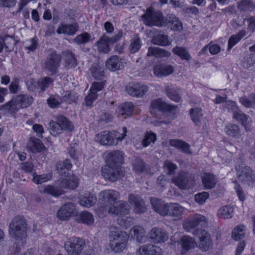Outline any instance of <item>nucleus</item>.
I'll return each instance as SVG.
<instances>
[{
	"instance_id": "1",
	"label": "nucleus",
	"mask_w": 255,
	"mask_h": 255,
	"mask_svg": "<svg viewBox=\"0 0 255 255\" xmlns=\"http://www.w3.org/2000/svg\"><path fill=\"white\" fill-rule=\"evenodd\" d=\"M106 158L107 165L102 168V175L106 179L114 182L124 176L121 166L124 161L123 153L120 150L112 151Z\"/></svg>"
},
{
	"instance_id": "2",
	"label": "nucleus",
	"mask_w": 255,
	"mask_h": 255,
	"mask_svg": "<svg viewBox=\"0 0 255 255\" xmlns=\"http://www.w3.org/2000/svg\"><path fill=\"white\" fill-rule=\"evenodd\" d=\"M109 237L110 247L115 253H121L126 248L128 237L125 232L112 227Z\"/></svg>"
},
{
	"instance_id": "3",
	"label": "nucleus",
	"mask_w": 255,
	"mask_h": 255,
	"mask_svg": "<svg viewBox=\"0 0 255 255\" xmlns=\"http://www.w3.org/2000/svg\"><path fill=\"white\" fill-rule=\"evenodd\" d=\"M33 98L26 95H20L8 103L0 106V111L6 113H15L21 108H26L32 102Z\"/></svg>"
},
{
	"instance_id": "4",
	"label": "nucleus",
	"mask_w": 255,
	"mask_h": 255,
	"mask_svg": "<svg viewBox=\"0 0 255 255\" xmlns=\"http://www.w3.org/2000/svg\"><path fill=\"white\" fill-rule=\"evenodd\" d=\"M27 223L23 217L15 216L9 225V234L16 240H22L26 236Z\"/></svg>"
},
{
	"instance_id": "5",
	"label": "nucleus",
	"mask_w": 255,
	"mask_h": 255,
	"mask_svg": "<svg viewBox=\"0 0 255 255\" xmlns=\"http://www.w3.org/2000/svg\"><path fill=\"white\" fill-rule=\"evenodd\" d=\"M141 18L144 23L148 26L161 27L165 23L162 12L159 10H155L151 7L147 8L146 12L141 15Z\"/></svg>"
},
{
	"instance_id": "6",
	"label": "nucleus",
	"mask_w": 255,
	"mask_h": 255,
	"mask_svg": "<svg viewBox=\"0 0 255 255\" xmlns=\"http://www.w3.org/2000/svg\"><path fill=\"white\" fill-rule=\"evenodd\" d=\"M62 57L55 50H49L46 59L42 64L44 71L54 75L58 73V68L60 66Z\"/></svg>"
},
{
	"instance_id": "7",
	"label": "nucleus",
	"mask_w": 255,
	"mask_h": 255,
	"mask_svg": "<svg viewBox=\"0 0 255 255\" xmlns=\"http://www.w3.org/2000/svg\"><path fill=\"white\" fill-rule=\"evenodd\" d=\"M85 247V240L79 238H71L64 244L68 255H80Z\"/></svg>"
},
{
	"instance_id": "8",
	"label": "nucleus",
	"mask_w": 255,
	"mask_h": 255,
	"mask_svg": "<svg viewBox=\"0 0 255 255\" xmlns=\"http://www.w3.org/2000/svg\"><path fill=\"white\" fill-rule=\"evenodd\" d=\"M123 31L120 30L114 36L110 37L106 34H104L100 39L96 42L98 49L99 51L104 53H107L110 51L109 46L119 41L122 37Z\"/></svg>"
},
{
	"instance_id": "9",
	"label": "nucleus",
	"mask_w": 255,
	"mask_h": 255,
	"mask_svg": "<svg viewBox=\"0 0 255 255\" xmlns=\"http://www.w3.org/2000/svg\"><path fill=\"white\" fill-rule=\"evenodd\" d=\"M172 182L181 189L191 188L194 185L193 178L191 174L180 171L172 178Z\"/></svg>"
},
{
	"instance_id": "10",
	"label": "nucleus",
	"mask_w": 255,
	"mask_h": 255,
	"mask_svg": "<svg viewBox=\"0 0 255 255\" xmlns=\"http://www.w3.org/2000/svg\"><path fill=\"white\" fill-rule=\"evenodd\" d=\"M130 206L125 201H119L113 203L112 206L107 208V211L117 216L125 215L128 213Z\"/></svg>"
},
{
	"instance_id": "11",
	"label": "nucleus",
	"mask_w": 255,
	"mask_h": 255,
	"mask_svg": "<svg viewBox=\"0 0 255 255\" xmlns=\"http://www.w3.org/2000/svg\"><path fill=\"white\" fill-rule=\"evenodd\" d=\"M193 234L200 240L199 248L203 251L209 250L211 245L210 234L204 230L199 229L194 230Z\"/></svg>"
},
{
	"instance_id": "12",
	"label": "nucleus",
	"mask_w": 255,
	"mask_h": 255,
	"mask_svg": "<svg viewBox=\"0 0 255 255\" xmlns=\"http://www.w3.org/2000/svg\"><path fill=\"white\" fill-rule=\"evenodd\" d=\"M148 88L146 86L141 85L138 83L131 82L128 84L126 87V90L127 93L132 97H142L147 91Z\"/></svg>"
},
{
	"instance_id": "13",
	"label": "nucleus",
	"mask_w": 255,
	"mask_h": 255,
	"mask_svg": "<svg viewBox=\"0 0 255 255\" xmlns=\"http://www.w3.org/2000/svg\"><path fill=\"white\" fill-rule=\"evenodd\" d=\"M96 140L104 145H116L118 141L117 135L114 136L112 132L108 131H104L97 134Z\"/></svg>"
},
{
	"instance_id": "14",
	"label": "nucleus",
	"mask_w": 255,
	"mask_h": 255,
	"mask_svg": "<svg viewBox=\"0 0 255 255\" xmlns=\"http://www.w3.org/2000/svg\"><path fill=\"white\" fill-rule=\"evenodd\" d=\"M100 195L106 206L104 210L107 211L109 206H112L117 202L116 201L119 198L120 193L114 190H107L101 192Z\"/></svg>"
},
{
	"instance_id": "15",
	"label": "nucleus",
	"mask_w": 255,
	"mask_h": 255,
	"mask_svg": "<svg viewBox=\"0 0 255 255\" xmlns=\"http://www.w3.org/2000/svg\"><path fill=\"white\" fill-rule=\"evenodd\" d=\"M76 208L73 203H67L63 205L58 211L57 217L61 220H67L75 214Z\"/></svg>"
},
{
	"instance_id": "16",
	"label": "nucleus",
	"mask_w": 255,
	"mask_h": 255,
	"mask_svg": "<svg viewBox=\"0 0 255 255\" xmlns=\"http://www.w3.org/2000/svg\"><path fill=\"white\" fill-rule=\"evenodd\" d=\"M128 201L134 206V211L136 213H142L146 211L144 202L137 195L130 193L128 195Z\"/></svg>"
},
{
	"instance_id": "17",
	"label": "nucleus",
	"mask_w": 255,
	"mask_h": 255,
	"mask_svg": "<svg viewBox=\"0 0 255 255\" xmlns=\"http://www.w3.org/2000/svg\"><path fill=\"white\" fill-rule=\"evenodd\" d=\"M152 109L150 111L151 114H154L155 110L158 111H172L176 108V106L167 104L160 99L153 101L151 104Z\"/></svg>"
},
{
	"instance_id": "18",
	"label": "nucleus",
	"mask_w": 255,
	"mask_h": 255,
	"mask_svg": "<svg viewBox=\"0 0 255 255\" xmlns=\"http://www.w3.org/2000/svg\"><path fill=\"white\" fill-rule=\"evenodd\" d=\"M79 29V26L77 22L67 24L61 23L59 24L56 32L58 34L63 33L68 35H73Z\"/></svg>"
},
{
	"instance_id": "19",
	"label": "nucleus",
	"mask_w": 255,
	"mask_h": 255,
	"mask_svg": "<svg viewBox=\"0 0 255 255\" xmlns=\"http://www.w3.org/2000/svg\"><path fill=\"white\" fill-rule=\"evenodd\" d=\"M149 238L155 243L164 242L168 238L166 232L160 228H154L148 234Z\"/></svg>"
},
{
	"instance_id": "20",
	"label": "nucleus",
	"mask_w": 255,
	"mask_h": 255,
	"mask_svg": "<svg viewBox=\"0 0 255 255\" xmlns=\"http://www.w3.org/2000/svg\"><path fill=\"white\" fill-rule=\"evenodd\" d=\"M238 179L242 182L250 185L255 182V171L252 170L250 167L246 166L238 176Z\"/></svg>"
},
{
	"instance_id": "21",
	"label": "nucleus",
	"mask_w": 255,
	"mask_h": 255,
	"mask_svg": "<svg viewBox=\"0 0 255 255\" xmlns=\"http://www.w3.org/2000/svg\"><path fill=\"white\" fill-rule=\"evenodd\" d=\"M161 249L157 246L146 245L141 246L136 252L137 255H160Z\"/></svg>"
},
{
	"instance_id": "22",
	"label": "nucleus",
	"mask_w": 255,
	"mask_h": 255,
	"mask_svg": "<svg viewBox=\"0 0 255 255\" xmlns=\"http://www.w3.org/2000/svg\"><path fill=\"white\" fill-rule=\"evenodd\" d=\"M150 200L152 207L156 212L162 216H166L168 204H165L162 200L155 197H151Z\"/></svg>"
},
{
	"instance_id": "23",
	"label": "nucleus",
	"mask_w": 255,
	"mask_h": 255,
	"mask_svg": "<svg viewBox=\"0 0 255 255\" xmlns=\"http://www.w3.org/2000/svg\"><path fill=\"white\" fill-rule=\"evenodd\" d=\"M40 192L43 194H46L51 195L54 197H58L63 194L64 192L63 190L56 185H44L40 189Z\"/></svg>"
},
{
	"instance_id": "24",
	"label": "nucleus",
	"mask_w": 255,
	"mask_h": 255,
	"mask_svg": "<svg viewBox=\"0 0 255 255\" xmlns=\"http://www.w3.org/2000/svg\"><path fill=\"white\" fill-rule=\"evenodd\" d=\"M72 167V164L68 158L58 162L56 165V169L58 173L64 177L68 176L69 171L71 170Z\"/></svg>"
},
{
	"instance_id": "25",
	"label": "nucleus",
	"mask_w": 255,
	"mask_h": 255,
	"mask_svg": "<svg viewBox=\"0 0 255 255\" xmlns=\"http://www.w3.org/2000/svg\"><path fill=\"white\" fill-rule=\"evenodd\" d=\"M174 69L170 65H156L153 67V73L158 77L166 76L172 74Z\"/></svg>"
},
{
	"instance_id": "26",
	"label": "nucleus",
	"mask_w": 255,
	"mask_h": 255,
	"mask_svg": "<svg viewBox=\"0 0 255 255\" xmlns=\"http://www.w3.org/2000/svg\"><path fill=\"white\" fill-rule=\"evenodd\" d=\"M65 66L67 68L75 67L77 65V60L75 55L70 50L63 51Z\"/></svg>"
},
{
	"instance_id": "27",
	"label": "nucleus",
	"mask_w": 255,
	"mask_h": 255,
	"mask_svg": "<svg viewBox=\"0 0 255 255\" xmlns=\"http://www.w3.org/2000/svg\"><path fill=\"white\" fill-rule=\"evenodd\" d=\"M201 178L202 184L206 189H211L213 188L217 182L216 177L211 173H205L202 176Z\"/></svg>"
},
{
	"instance_id": "28",
	"label": "nucleus",
	"mask_w": 255,
	"mask_h": 255,
	"mask_svg": "<svg viewBox=\"0 0 255 255\" xmlns=\"http://www.w3.org/2000/svg\"><path fill=\"white\" fill-rule=\"evenodd\" d=\"M169 144L171 146L180 149L182 152L187 154H191L190 145L188 143L179 139H170Z\"/></svg>"
},
{
	"instance_id": "29",
	"label": "nucleus",
	"mask_w": 255,
	"mask_h": 255,
	"mask_svg": "<svg viewBox=\"0 0 255 255\" xmlns=\"http://www.w3.org/2000/svg\"><path fill=\"white\" fill-rule=\"evenodd\" d=\"M202 111L201 109L199 108H192L190 110L191 119L197 127H200L202 122L204 120L203 114Z\"/></svg>"
},
{
	"instance_id": "30",
	"label": "nucleus",
	"mask_w": 255,
	"mask_h": 255,
	"mask_svg": "<svg viewBox=\"0 0 255 255\" xmlns=\"http://www.w3.org/2000/svg\"><path fill=\"white\" fill-rule=\"evenodd\" d=\"M147 55L148 56H155L156 57H168L171 55V53L159 47L151 46L148 48Z\"/></svg>"
},
{
	"instance_id": "31",
	"label": "nucleus",
	"mask_w": 255,
	"mask_h": 255,
	"mask_svg": "<svg viewBox=\"0 0 255 255\" xmlns=\"http://www.w3.org/2000/svg\"><path fill=\"white\" fill-rule=\"evenodd\" d=\"M78 185L77 179L63 178L57 185L63 190V189H74Z\"/></svg>"
},
{
	"instance_id": "32",
	"label": "nucleus",
	"mask_w": 255,
	"mask_h": 255,
	"mask_svg": "<svg viewBox=\"0 0 255 255\" xmlns=\"http://www.w3.org/2000/svg\"><path fill=\"white\" fill-rule=\"evenodd\" d=\"M183 208L179 204L170 203L168 205L166 216L178 217L183 213Z\"/></svg>"
},
{
	"instance_id": "33",
	"label": "nucleus",
	"mask_w": 255,
	"mask_h": 255,
	"mask_svg": "<svg viewBox=\"0 0 255 255\" xmlns=\"http://www.w3.org/2000/svg\"><path fill=\"white\" fill-rule=\"evenodd\" d=\"M180 245L182 252H185L193 249L196 244L194 239L188 236H184L180 239Z\"/></svg>"
},
{
	"instance_id": "34",
	"label": "nucleus",
	"mask_w": 255,
	"mask_h": 255,
	"mask_svg": "<svg viewBox=\"0 0 255 255\" xmlns=\"http://www.w3.org/2000/svg\"><path fill=\"white\" fill-rule=\"evenodd\" d=\"M96 196L90 193L85 194L79 200L80 205L87 208L93 206L96 203Z\"/></svg>"
},
{
	"instance_id": "35",
	"label": "nucleus",
	"mask_w": 255,
	"mask_h": 255,
	"mask_svg": "<svg viewBox=\"0 0 255 255\" xmlns=\"http://www.w3.org/2000/svg\"><path fill=\"white\" fill-rule=\"evenodd\" d=\"M168 36L161 33L155 34L152 37L151 41L155 44L162 46L169 45L171 42L168 39Z\"/></svg>"
},
{
	"instance_id": "36",
	"label": "nucleus",
	"mask_w": 255,
	"mask_h": 255,
	"mask_svg": "<svg viewBox=\"0 0 255 255\" xmlns=\"http://www.w3.org/2000/svg\"><path fill=\"white\" fill-rule=\"evenodd\" d=\"M224 131L229 136L238 137L240 136V128L237 124L231 123L226 125Z\"/></svg>"
},
{
	"instance_id": "37",
	"label": "nucleus",
	"mask_w": 255,
	"mask_h": 255,
	"mask_svg": "<svg viewBox=\"0 0 255 255\" xmlns=\"http://www.w3.org/2000/svg\"><path fill=\"white\" fill-rule=\"evenodd\" d=\"M104 69L103 66L98 63H94L91 66L90 70L91 74L95 79L101 80L104 77Z\"/></svg>"
},
{
	"instance_id": "38",
	"label": "nucleus",
	"mask_w": 255,
	"mask_h": 255,
	"mask_svg": "<svg viewBox=\"0 0 255 255\" xmlns=\"http://www.w3.org/2000/svg\"><path fill=\"white\" fill-rule=\"evenodd\" d=\"M205 217L204 216L198 215L192 219L190 220L186 224L184 225V226L188 227L189 229H192L196 227L197 226L200 224L202 226L203 225H205Z\"/></svg>"
},
{
	"instance_id": "39",
	"label": "nucleus",
	"mask_w": 255,
	"mask_h": 255,
	"mask_svg": "<svg viewBox=\"0 0 255 255\" xmlns=\"http://www.w3.org/2000/svg\"><path fill=\"white\" fill-rule=\"evenodd\" d=\"M122 64L121 60L117 56H113L109 58L106 62L107 68L111 71H116L120 69Z\"/></svg>"
},
{
	"instance_id": "40",
	"label": "nucleus",
	"mask_w": 255,
	"mask_h": 255,
	"mask_svg": "<svg viewBox=\"0 0 255 255\" xmlns=\"http://www.w3.org/2000/svg\"><path fill=\"white\" fill-rule=\"evenodd\" d=\"M0 40H2L6 50H13L14 46L16 44V40L13 36L6 35L3 37L0 36Z\"/></svg>"
},
{
	"instance_id": "41",
	"label": "nucleus",
	"mask_w": 255,
	"mask_h": 255,
	"mask_svg": "<svg viewBox=\"0 0 255 255\" xmlns=\"http://www.w3.org/2000/svg\"><path fill=\"white\" fill-rule=\"evenodd\" d=\"M247 34L246 31L242 30L236 34L232 35L228 41V49L230 50L234 45H235L241 39L243 38Z\"/></svg>"
},
{
	"instance_id": "42",
	"label": "nucleus",
	"mask_w": 255,
	"mask_h": 255,
	"mask_svg": "<svg viewBox=\"0 0 255 255\" xmlns=\"http://www.w3.org/2000/svg\"><path fill=\"white\" fill-rule=\"evenodd\" d=\"M57 121L63 130L72 131L74 129L72 123L65 117L59 116L57 117Z\"/></svg>"
},
{
	"instance_id": "43",
	"label": "nucleus",
	"mask_w": 255,
	"mask_h": 255,
	"mask_svg": "<svg viewBox=\"0 0 255 255\" xmlns=\"http://www.w3.org/2000/svg\"><path fill=\"white\" fill-rule=\"evenodd\" d=\"M166 92L167 96L172 100L178 102L181 99L180 90L176 87L170 88L168 87L166 88Z\"/></svg>"
},
{
	"instance_id": "44",
	"label": "nucleus",
	"mask_w": 255,
	"mask_h": 255,
	"mask_svg": "<svg viewBox=\"0 0 255 255\" xmlns=\"http://www.w3.org/2000/svg\"><path fill=\"white\" fill-rule=\"evenodd\" d=\"M52 177V173L51 172L42 175H38L34 172L33 173L32 181L36 184H40L50 180Z\"/></svg>"
},
{
	"instance_id": "45",
	"label": "nucleus",
	"mask_w": 255,
	"mask_h": 255,
	"mask_svg": "<svg viewBox=\"0 0 255 255\" xmlns=\"http://www.w3.org/2000/svg\"><path fill=\"white\" fill-rule=\"evenodd\" d=\"M233 208L227 205L221 208L218 211L219 217L224 219L231 218L233 215Z\"/></svg>"
},
{
	"instance_id": "46",
	"label": "nucleus",
	"mask_w": 255,
	"mask_h": 255,
	"mask_svg": "<svg viewBox=\"0 0 255 255\" xmlns=\"http://www.w3.org/2000/svg\"><path fill=\"white\" fill-rule=\"evenodd\" d=\"M122 116L130 117L132 113L133 105L131 102H126L120 107L119 109Z\"/></svg>"
},
{
	"instance_id": "47",
	"label": "nucleus",
	"mask_w": 255,
	"mask_h": 255,
	"mask_svg": "<svg viewBox=\"0 0 255 255\" xmlns=\"http://www.w3.org/2000/svg\"><path fill=\"white\" fill-rule=\"evenodd\" d=\"M53 80L49 77H45L37 81V86L40 92H44L53 83Z\"/></svg>"
},
{
	"instance_id": "48",
	"label": "nucleus",
	"mask_w": 255,
	"mask_h": 255,
	"mask_svg": "<svg viewBox=\"0 0 255 255\" xmlns=\"http://www.w3.org/2000/svg\"><path fill=\"white\" fill-rule=\"evenodd\" d=\"M172 52L180 57L182 59L188 61L191 58V55L185 48L176 46L172 49Z\"/></svg>"
},
{
	"instance_id": "49",
	"label": "nucleus",
	"mask_w": 255,
	"mask_h": 255,
	"mask_svg": "<svg viewBox=\"0 0 255 255\" xmlns=\"http://www.w3.org/2000/svg\"><path fill=\"white\" fill-rule=\"evenodd\" d=\"M163 168L166 173L169 176H171L174 175L177 166L171 161L166 160L164 161Z\"/></svg>"
},
{
	"instance_id": "50",
	"label": "nucleus",
	"mask_w": 255,
	"mask_h": 255,
	"mask_svg": "<svg viewBox=\"0 0 255 255\" xmlns=\"http://www.w3.org/2000/svg\"><path fill=\"white\" fill-rule=\"evenodd\" d=\"M238 8L241 11H252L255 8V4L250 0H242L239 2Z\"/></svg>"
},
{
	"instance_id": "51",
	"label": "nucleus",
	"mask_w": 255,
	"mask_h": 255,
	"mask_svg": "<svg viewBox=\"0 0 255 255\" xmlns=\"http://www.w3.org/2000/svg\"><path fill=\"white\" fill-rule=\"evenodd\" d=\"M168 23L171 24V29L175 31H181L183 29L182 23L175 16L171 15L169 17Z\"/></svg>"
},
{
	"instance_id": "52",
	"label": "nucleus",
	"mask_w": 255,
	"mask_h": 255,
	"mask_svg": "<svg viewBox=\"0 0 255 255\" xmlns=\"http://www.w3.org/2000/svg\"><path fill=\"white\" fill-rule=\"evenodd\" d=\"M133 169L137 173L144 172L145 169V163L144 161L138 157L135 158L133 163Z\"/></svg>"
},
{
	"instance_id": "53",
	"label": "nucleus",
	"mask_w": 255,
	"mask_h": 255,
	"mask_svg": "<svg viewBox=\"0 0 255 255\" xmlns=\"http://www.w3.org/2000/svg\"><path fill=\"white\" fill-rule=\"evenodd\" d=\"M244 228L243 225H240L235 228L232 232V238L236 241L243 239L245 234Z\"/></svg>"
},
{
	"instance_id": "54",
	"label": "nucleus",
	"mask_w": 255,
	"mask_h": 255,
	"mask_svg": "<svg viewBox=\"0 0 255 255\" xmlns=\"http://www.w3.org/2000/svg\"><path fill=\"white\" fill-rule=\"evenodd\" d=\"M233 118L240 122L244 126L247 125L248 117L239 109L233 114Z\"/></svg>"
},
{
	"instance_id": "55",
	"label": "nucleus",
	"mask_w": 255,
	"mask_h": 255,
	"mask_svg": "<svg viewBox=\"0 0 255 255\" xmlns=\"http://www.w3.org/2000/svg\"><path fill=\"white\" fill-rule=\"evenodd\" d=\"M49 129L50 133L54 136H56L57 135L61 133L63 130L59 124L58 123L57 121L56 122L51 121L50 122Z\"/></svg>"
},
{
	"instance_id": "56",
	"label": "nucleus",
	"mask_w": 255,
	"mask_h": 255,
	"mask_svg": "<svg viewBox=\"0 0 255 255\" xmlns=\"http://www.w3.org/2000/svg\"><path fill=\"white\" fill-rule=\"evenodd\" d=\"M91 35L87 32H84L75 37L73 41L78 45H81L86 43L89 41Z\"/></svg>"
},
{
	"instance_id": "57",
	"label": "nucleus",
	"mask_w": 255,
	"mask_h": 255,
	"mask_svg": "<svg viewBox=\"0 0 255 255\" xmlns=\"http://www.w3.org/2000/svg\"><path fill=\"white\" fill-rule=\"evenodd\" d=\"M156 139V136L155 133L147 132L142 141V144L144 147H147L151 143H154Z\"/></svg>"
},
{
	"instance_id": "58",
	"label": "nucleus",
	"mask_w": 255,
	"mask_h": 255,
	"mask_svg": "<svg viewBox=\"0 0 255 255\" xmlns=\"http://www.w3.org/2000/svg\"><path fill=\"white\" fill-rule=\"evenodd\" d=\"M140 47V40L139 37L137 36L131 39L129 49L131 53H134L138 51Z\"/></svg>"
},
{
	"instance_id": "59",
	"label": "nucleus",
	"mask_w": 255,
	"mask_h": 255,
	"mask_svg": "<svg viewBox=\"0 0 255 255\" xmlns=\"http://www.w3.org/2000/svg\"><path fill=\"white\" fill-rule=\"evenodd\" d=\"M80 218L82 222L87 225H90L94 222L93 215L87 212H83L80 215Z\"/></svg>"
},
{
	"instance_id": "60",
	"label": "nucleus",
	"mask_w": 255,
	"mask_h": 255,
	"mask_svg": "<svg viewBox=\"0 0 255 255\" xmlns=\"http://www.w3.org/2000/svg\"><path fill=\"white\" fill-rule=\"evenodd\" d=\"M30 140L32 146V150L33 152H40L42 150L43 145L39 139L30 137Z\"/></svg>"
},
{
	"instance_id": "61",
	"label": "nucleus",
	"mask_w": 255,
	"mask_h": 255,
	"mask_svg": "<svg viewBox=\"0 0 255 255\" xmlns=\"http://www.w3.org/2000/svg\"><path fill=\"white\" fill-rule=\"evenodd\" d=\"M209 195V193L207 192L199 193L195 195V200L201 205L203 204L208 198Z\"/></svg>"
},
{
	"instance_id": "62",
	"label": "nucleus",
	"mask_w": 255,
	"mask_h": 255,
	"mask_svg": "<svg viewBox=\"0 0 255 255\" xmlns=\"http://www.w3.org/2000/svg\"><path fill=\"white\" fill-rule=\"evenodd\" d=\"M77 99V96L76 94L72 93L70 92H67L62 97V101L71 104L72 102H75Z\"/></svg>"
},
{
	"instance_id": "63",
	"label": "nucleus",
	"mask_w": 255,
	"mask_h": 255,
	"mask_svg": "<svg viewBox=\"0 0 255 255\" xmlns=\"http://www.w3.org/2000/svg\"><path fill=\"white\" fill-rule=\"evenodd\" d=\"M105 85V82L102 81L100 82H94L91 87L90 91L97 94L98 91L101 90Z\"/></svg>"
},
{
	"instance_id": "64",
	"label": "nucleus",
	"mask_w": 255,
	"mask_h": 255,
	"mask_svg": "<svg viewBox=\"0 0 255 255\" xmlns=\"http://www.w3.org/2000/svg\"><path fill=\"white\" fill-rule=\"evenodd\" d=\"M225 108L229 112L233 113V114L239 109L236 103L231 101H228L225 103Z\"/></svg>"
}]
</instances>
